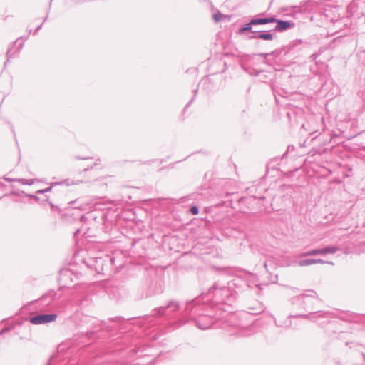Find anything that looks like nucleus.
Wrapping results in <instances>:
<instances>
[{
    "mask_svg": "<svg viewBox=\"0 0 365 365\" xmlns=\"http://www.w3.org/2000/svg\"><path fill=\"white\" fill-rule=\"evenodd\" d=\"M253 38H258L263 40L272 41L273 39V36L270 33H262L259 34L257 36H254Z\"/></svg>",
    "mask_w": 365,
    "mask_h": 365,
    "instance_id": "obj_8",
    "label": "nucleus"
},
{
    "mask_svg": "<svg viewBox=\"0 0 365 365\" xmlns=\"http://www.w3.org/2000/svg\"><path fill=\"white\" fill-rule=\"evenodd\" d=\"M212 324V322L210 323L207 325H202L201 323L198 322L197 326L201 329H208L209 327H210Z\"/></svg>",
    "mask_w": 365,
    "mask_h": 365,
    "instance_id": "obj_16",
    "label": "nucleus"
},
{
    "mask_svg": "<svg viewBox=\"0 0 365 365\" xmlns=\"http://www.w3.org/2000/svg\"><path fill=\"white\" fill-rule=\"evenodd\" d=\"M1 334V332H0V335Z\"/></svg>",
    "mask_w": 365,
    "mask_h": 365,
    "instance_id": "obj_32",
    "label": "nucleus"
},
{
    "mask_svg": "<svg viewBox=\"0 0 365 365\" xmlns=\"http://www.w3.org/2000/svg\"><path fill=\"white\" fill-rule=\"evenodd\" d=\"M227 16L224 14H222L221 12L220 11H217L214 15H213V19L215 20V21L216 22H218V21H220L223 19V18H226Z\"/></svg>",
    "mask_w": 365,
    "mask_h": 365,
    "instance_id": "obj_11",
    "label": "nucleus"
},
{
    "mask_svg": "<svg viewBox=\"0 0 365 365\" xmlns=\"http://www.w3.org/2000/svg\"><path fill=\"white\" fill-rule=\"evenodd\" d=\"M314 264H325V263H327V264H334V263L332 262H326L323 259H314Z\"/></svg>",
    "mask_w": 365,
    "mask_h": 365,
    "instance_id": "obj_13",
    "label": "nucleus"
},
{
    "mask_svg": "<svg viewBox=\"0 0 365 365\" xmlns=\"http://www.w3.org/2000/svg\"><path fill=\"white\" fill-rule=\"evenodd\" d=\"M276 21V18L274 16L272 17H266V18H253L250 21V24L257 25V24H266L269 23H272Z\"/></svg>",
    "mask_w": 365,
    "mask_h": 365,
    "instance_id": "obj_3",
    "label": "nucleus"
},
{
    "mask_svg": "<svg viewBox=\"0 0 365 365\" xmlns=\"http://www.w3.org/2000/svg\"><path fill=\"white\" fill-rule=\"evenodd\" d=\"M210 292H215L214 297L218 302L231 304L235 298L229 288L226 287L219 288L217 285H214Z\"/></svg>",
    "mask_w": 365,
    "mask_h": 365,
    "instance_id": "obj_1",
    "label": "nucleus"
},
{
    "mask_svg": "<svg viewBox=\"0 0 365 365\" xmlns=\"http://www.w3.org/2000/svg\"><path fill=\"white\" fill-rule=\"evenodd\" d=\"M22 47H23V43H20L18 50L19 51L21 50L22 48Z\"/></svg>",
    "mask_w": 365,
    "mask_h": 365,
    "instance_id": "obj_23",
    "label": "nucleus"
},
{
    "mask_svg": "<svg viewBox=\"0 0 365 365\" xmlns=\"http://www.w3.org/2000/svg\"><path fill=\"white\" fill-rule=\"evenodd\" d=\"M30 197H33V198H35V199H37V197L36 196H34V195H31Z\"/></svg>",
    "mask_w": 365,
    "mask_h": 365,
    "instance_id": "obj_27",
    "label": "nucleus"
},
{
    "mask_svg": "<svg viewBox=\"0 0 365 365\" xmlns=\"http://www.w3.org/2000/svg\"><path fill=\"white\" fill-rule=\"evenodd\" d=\"M199 303H200V299H195L194 300L187 302V306H186V309H190V306L192 304H195L196 305V304H197Z\"/></svg>",
    "mask_w": 365,
    "mask_h": 365,
    "instance_id": "obj_15",
    "label": "nucleus"
},
{
    "mask_svg": "<svg viewBox=\"0 0 365 365\" xmlns=\"http://www.w3.org/2000/svg\"><path fill=\"white\" fill-rule=\"evenodd\" d=\"M57 319V314H37L34 317H31L29 319L30 322L33 324H44L47 323H51Z\"/></svg>",
    "mask_w": 365,
    "mask_h": 365,
    "instance_id": "obj_2",
    "label": "nucleus"
},
{
    "mask_svg": "<svg viewBox=\"0 0 365 365\" xmlns=\"http://www.w3.org/2000/svg\"><path fill=\"white\" fill-rule=\"evenodd\" d=\"M77 202H78V200H74V201H71V202H69V205H70V206L71 207L73 205H75V204H76V203H77Z\"/></svg>",
    "mask_w": 365,
    "mask_h": 365,
    "instance_id": "obj_21",
    "label": "nucleus"
},
{
    "mask_svg": "<svg viewBox=\"0 0 365 365\" xmlns=\"http://www.w3.org/2000/svg\"><path fill=\"white\" fill-rule=\"evenodd\" d=\"M190 211L192 215H197L199 212L198 207L196 206L191 207Z\"/></svg>",
    "mask_w": 365,
    "mask_h": 365,
    "instance_id": "obj_17",
    "label": "nucleus"
},
{
    "mask_svg": "<svg viewBox=\"0 0 365 365\" xmlns=\"http://www.w3.org/2000/svg\"><path fill=\"white\" fill-rule=\"evenodd\" d=\"M61 184H63V182H52L51 184V186L44 189V191H45V193L46 192H50L51 190H52V187L56 185H61Z\"/></svg>",
    "mask_w": 365,
    "mask_h": 365,
    "instance_id": "obj_14",
    "label": "nucleus"
},
{
    "mask_svg": "<svg viewBox=\"0 0 365 365\" xmlns=\"http://www.w3.org/2000/svg\"><path fill=\"white\" fill-rule=\"evenodd\" d=\"M339 250V247L337 246H327L324 248H321V255H325L328 254H334Z\"/></svg>",
    "mask_w": 365,
    "mask_h": 365,
    "instance_id": "obj_6",
    "label": "nucleus"
},
{
    "mask_svg": "<svg viewBox=\"0 0 365 365\" xmlns=\"http://www.w3.org/2000/svg\"><path fill=\"white\" fill-rule=\"evenodd\" d=\"M321 252H322L321 249H314V250H309L308 252L301 253L299 255V257H307V256H316L318 255H321Z\"/></svg>",
    "mask_w": 365,
    "mask_h": 365,
    "instance_id": "obj_7",
    "label": "nucleus"
},
{
    "mask_svg": "<svg viewBox=\"0 0 365 365\" xmlns=\"http://www.w3.org/2000/svg\"><path fill=\"white\" fill-rule=\"evenodd\" d=\"M300 267H307L312 264H314V259H302L297 262Z\"/></svg>",
    "mask_w": 365,
    "mask_h": 365,
    "instance_id": "obj_9",
    "label": "nucleus"
},
{
    "mask_svg": "<svg viewBox=\"0 0 365 365\" xmlns=\"http://www.w3.org/2000/svg\"><path fill=\"white\" fill-rule=\"evenodd\" d=\"M9 60L7 59V61H6V62H4V64H6V63H8Z\"/></svg>",
    "mask_w": 365,
    "mask_h": 365,
    "instance_id": "obj_29",
    "label": "nucleus"
},
{
    "mask_svg": "<svg viewBox=\"0 0 365 365\" xmlns=\"http://www.w3.org/2000/svg\"><path fill=\"white\" fill-rule=\"evenodd\" d=\"M252 25L253 24H250V21L248 24H247L244 26L241 27L239 30V32L242 34V33H245V31H252V33H255L256 31H252Z\"/></svg>",
    "mask_w": 365,
    "mask_h": 365,
    "instance_id": "obj_10",
    "label": "nucleus"
},
{
    "mask_svg": "<svg viewBox=\"0 0 365 365\" xmlns=\"http://www.w3.org/2000/svg\"><path fill=\"white\" fill-rule=\"evenodd\" d=\"M17 181L21 182L22 184L24 185H31L34 184V181H35V179H29V180H27V179H18L16 180Z\"/></svg>",
    "mask_w": 365,
    "mask_h": 365,
    "instance_id": "obj_12",
    "label": "nucleus"
},
{
    "mask_svg": "<svg viewBox=\"0 0 365 365\" xmlns=\"http://www.w3.org/2000/svg\"><path fill=\"white\" fill-rule=\"evenodd\" d=\"M277 25L275 27V30L279 31H283L288 29H289L292 26V23L289 21H283V20H277Z\"/></svg>",
    "mask_w": 365,
    "mask_h": 365,
    "instance_id": "obj_4",
    "label": "nucleus"
},
{
    "mask_svg": "<svg viewBox=\"0 0 365 365\" xmlns=\"http://www.w3.org/2000/svg\"><path fill=\"white\" fill-rule=\"evenodd\" d=\"M269 53H261L260 56H267Z\"/></svg>",
    "mask_w": 365,
    "mask_h": 365,
    "instance_id": "obj_25",
    "label": "nucleus"
},
{
    "mask_svg": "<svg viewBox=\"0 0 365 365\" xmlns=\"http://www.w3.org/2000/svg\"><path fill=\"white\" fill-rule=\"evenodd\" d=\"M7 331V329H4V330H2V331H1V332H4V331Z\"/></svg>",
    "mask_w": 365,
    "mask_h": 365,
    "instance_id": "obj_31",
    "label": "nucleus"
},
{
    "mask_svg": "<svg viewBox=\"0 0 365 365\" xmlns=\"http://www.w3.org/2000/svg\"><path fill=\"white\" fill-rule=\"evenodd\" d=\"M41 25L38 26L36 29V31L34 32V34H36L39 29H41Z\"/></svg>",
    "mask_w": 365,
    "mask_h": 365,
    "instance_id": "obj_22",
    "label": "nucleus"
},
{
    "mask_svg": "<svg viewBox=\"0 0 365 365\" xmlns=\"http://www.w3.org/2000/svg\"><path fill=\"white\" fill-rule=\"evenodd\" d=\"M167 308H171L173 311L177 310L179 308V305L178 303L175 302H170L167 307H160L155 310L157 312L156 314L158 316L163 315ZM155 315V314H154Z\"/></svg>",
    "mask_w": 365,
    "mask_h": 365,
    "instance_id": "obj_5",
    "label": "nucleus"
},
{
    "mask_svg": "<svg viewBox=\"0 0 365 365\" xmlns=\"http://www.w3.org/2000/svg\"><path fill=\"white\" fill-rule=\"evenodd\" d=\"M36 193L37 194H44L45 193L44 189L39 190L36 191Z\"/></svg>",
    "mask_w": 365,
    "mask_h": 365,
    "instance_id": "obj_20",
    "label": "nucleus"
},
{
    "mask_svg": "<svg viewBox=\"0 0 365 365\" xmlns=\"http://www.w3.org/2000/svg\"><path fill=\"white\" fill-rule=\"evenodd\" d=\"M4 179H5L6 180L9 181V182H11V181H13V180H12V179L7 178H4Z\"/></svg>",
    "mask_w": 365,
    "mask_h": 365,
    "instance_id": "obj_24",
    "label": "nucleus"
},
{
    "mask_svg": "<svg viewBox=\"0 0 365 365\" xmlns=\"http://www.w3.org/2000/svg\"><path fill=\"white\" fill-rule=\"evenodd\" d=\"M76 208V207H74ZM76 208H80L81 210H83V208L81 207V205H78V206H76Z\"/></svg>",
    "mask_w": 365,
    "mask_h": 365,
    "instance_id": "obj_26",
    "label": "nucleus"
},
{
    "mask_svg": "<svg viewBox=\"0 0 365 365\" xmlns=\"http://www.w3.org/2000/svg\"><path fill=\"white\" fill-rule=\"evenodd\" d=\"M7 58H8V60H9L10 58H11L14 56V53H11V48H9L7 51Z\"/></svg>",
    "mask_w": 365,
    "mask_h": 365,
    "instance_id": "obj_18",
    "label": "nucleus"
},
{
    "mask_svg": "<svg viewBox=\"0 0 365 365\" xmlns=\"http://www.w3.org/2000/svg\"><path fill=\"white\" fill-rule=\"evenodd\" d=\"M48 16H46L43 21H46L47 20Z\"/></svg>",
    "mask_w": 365,
    "mask_h": 365,
    "instance_id": "obj_28",
    "label": "nucleus"
},
{
    "mask_svg": "<svg viewBox=\"0 0 365 365\" xmlns=\"http://www.w3.org/2000/svg\"><path fill=\"white\" fill-rule=\"evenodd\" d=\"M83 232V230L79 229V230H77L76 231V232L74 233L75 235H81V233Z\"/></svg>",
    "mask_w": 365,
    "mask_h": 365,
    "instance_id": "obj_19",
    "label": "nucleus"
},
{
    "mask_svg": "<svg viewBox=\"0 0 365 365\" xmlns=\"http://www.w3.org/2000/svg\"><path fill=\"white\" fill-rule=\"evenodd\" d=\"M9 60L7 59V61H6V62H4V64H6V63H8Z\"/></svg>",
    "mask_w": 365,
    "mask_h": 365,
    "instance_id": "obj_30",
    "label": "nucleus"
}]
</instances>
